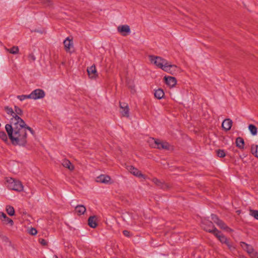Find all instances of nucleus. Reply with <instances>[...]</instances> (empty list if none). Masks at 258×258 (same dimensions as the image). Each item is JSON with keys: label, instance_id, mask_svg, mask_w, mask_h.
I'll use <instances>...</instances> for the list:
<instances>
[{"label": "nucleus", "instance_id": "1", "mask_svg": "<svg viewBox=\"0 0 258 258\" xmlns=\"http://www.w3.org/2000/svg\"><path fill=\"white\" fill-rule=\"evenodd\" d=\"M10 122V124L6 125L5 128L12 144L25 146L27 143L26 130H29L32 134H34V131L27 126L20 117L11 118Z\"/></svg>", "mask_w": 258, "mask_h": 258}, {"label": "nucleus", "instance_id": "2", "mask_svg": "<svg viewBox=\"0 0 258 258\" xmlns=\"http://www.w3.org/2000/svg\"><path fill=\"white\" fill-rule=\"evenodd\" d=\"M6 185L9 189L17 191H21L23 189L21 182L13 178H6Z\"/></svg>", "mask_w": 258, "mask_h": 258}, {"label": "nucleus", "instance_id": "3", "mask_svg": "<svg viewBox=\"0 0 258 258\" xmlns=\"http://www.w3.org/2000/svg\"><path fill=\"white\" fill-rule=\"evenodd\" d=\"M149 58L151 62L155 64L158 68L162 70L165 65L167 64V60L160 57L150 55Z\"/></svg>", "mask_w": 258, "mask_h": 258}, {"label": "nucleus", "instance_id": "4", "mask_svg": "<svg viewBox=\"0 0 258 258\" xmlns=\"http://www.w3.org/2000/svg\"><path fill=\"white\" fill-rule=\"evenodd\" d=\"M202 227L205 230L213 234H214L215 229H216L213 223L206 218L202 219Z\"/></svg>", "mask_w": 258, "mask_h": 258}, {"label": "nucleus", "instance_id": "5", "mask_svg": "<svg viewBox=\"0 0 258 258\" xmlns=\"http://www.w3.org/2000/svg\"><path fill=\"white\" fill-rule=\"evenodd\" d=\"M162 70L173 75L180 72V69L179 67L176 65L169 64L168 61H167V64L162 68Z\"/></svg>", "mask_w": 258, "mask_h": 258}, {"label": "nucleus", "instance_id": "6", "mask_svg": "<svg viewBox=\"0 0 258 258\" xmlns=\"http://www.w3.org/2000/svg\"><path fill=\"white\" fill-rule=\"evenodd\" d=\"M117 31L122 36H125L131 33V29L128 25H120L117 27Z\"/></svg>", "mask_w": 258, "mask_h": 258}, {"label": "nucleus", "instance_id": "7", "mask_svg": "<svg viewBox=\"0 0 258 258\" xmlns=\"http://www.w3.org/2000/svg\"><path fill=\"white\" fill-rule=\"evenodd\" d=\"M119 107L120 108V112L121 115L123 116L128 117H129V108H128V105L125 103H122L121 102H119Z\"/></svg>", "mask_w": 258, "mask_h": 258}, {"label": "nucleus", "instance_id": "8", "mask_svg": "<svg viewBox=\"0 0 258 258\" xmlns=\"http://www.w3.org/2000/svg\"><path fill=\"white\" fill-rule=\"evenodd\" d=\"M149 143L150 146L152 148H158L159 149H162L161 147L162 146V143L163 141H161L158 139H155L154 138H151L149 140Z\"/></svg>", "mask_w": 258, "mask_h": 258}, {"label": "nucleus", "instance_id": "9", "mask_svg": "<svg viewBox=\"0 0 258 258\" xmlns=\"http://www.w3.org/2000/svg\"><path fill=\"white\" fill-rule=\"evenodd\" d=\"M88 75L91 79H96L98 77L96 67L95 64L92 65L87 69Z\"/></svg>", "mask_w": 258, "mask_h": 258}, {"label": "nucleus", "instance_id": "10", "mask_svg": "<svg viewBox=\"0 0 258 258\" xmlns=\"http://www.w3.org/2000/svg\"><path fill=\"white\" fill-rule=\"evenodd\" d=\"M33 99L36 100L43 98L45 96V92L43 90L39 89H35L32 92Z\"/></svg>", "mask_w": 258, "mask_h": 258}, {"label": "nucleus", "instance_id": "11", "mask_svg": "<svg viewBox=\"0 0 258 258\" xmlns=\"http://www.w3.org/2000/svg\"><path fill=\"white\" fill-rule=\"evenodd\" d=\"M110 180L111 178L109 176L103 174L98 176L96 179L97 182L105 184L111 183L112 182H110Z\"/></svg>", "mask_w": 258, "mask_h": 258}, {"label": "nucleus", "instance_id": "12", "mask_svg": "<svg viewBox=\"0 0 258 258\" xmlns=\"http://www.w3.org/2000/svg\"><path fill=\"white\" fill-rule=\"evenodd\" d=\"M127 170L130 171L134 175L139 177H144V175L142 174L141 171L137 168L133 166H127L126 167Z\"/></svg>", "mask_w": 258, "mask_h": 258}, {"label": "nucleus", "instance_id": "13", "mask_svg": "<svg viewBox=\"0 0 258 258\" xmlns=\"http://www.w3.org/2000/svg\"><path fill=\"white\" fill-rule=\"evenodd\" d=\"M215 236L219 240V241L222 243L226 244L227 242L228 241L227 237L222 234L219 231H218L217 229H215L214 234Z\"/></svg>", "mask_w": 258, "mask_h": 258}, {"label": "nucleus", "instance_id": "14", "mask_svg": "<svg viewBox=\"0 0 258 258\" xmlns=\"http://www.w3.org/2000/svg\"><path fill=\"white\" fill-rule=\"evenodd\" d=\"M232 123V121L230 119H225L222 122V126L224 130L228 131L231 129Z\"/></svg>", "mask_w": 258, "mask_h": 258}, {"label": "nucleus", "instance_id": "15", "mask_svg": "<svg viewBox=\"0 0 258 258\" xmlns=\"http://www.w3.org/2000/svg\"><path fill=\"white\" fill-rule=\"evenodd\" d=\"M165 83L170 87H174L176 84V80L174 77H165L164 78Z\"/></svg>", "mask_w": 258, "mask_h": 258}, {"label": "nucleus", "instance_id": "16", "mask_svg": "<svg viewBox=\"0 0 258 258\" xmlns=\"http://www.w3.org/2000/svg\"><path fill=\"white\" fill-rule=\"evenodd\" d=\"M97 219L96 216H90L88 220V225L91 228H96L97 226Z\"/></svg>", "mask_w": 258, "mask_h": 258}, {"label": "nucleus", "instance_id": "17", "mask_svg": "<svg viewBox=\"0 0 258 258\" xmlns=\"http://www.w3.org/2000/svg\"><path fill=\"white\" fill-rule=\"evenodd\" d=\"M153 182L158 186L162 189H166L168 188V186L165 183L161 182L160 180L156 178H154L152 179Z\"/></svg>", "mask_w": 258, "mask_h": 258}, {"label": "nucleus", "instance_id": "18", "mask_svg": "<svg viewBox=\"0 0 258 258\" xmlns=\"http://www.w3.org/2000/svg\"><path fill=\"white\" fill-rule=\"evenodd\" d=\"M86 211V207L83 205H78L75 208V212L79 216L84 214Z\"/></svg>", "mask_w": 258, "mask_h": 258}, {"label": "nucleus", "instance_id": "19", "mask_svg": "<svg viewBox=\"0 0 258 258\" xmlns=\"http://www.w3.org/2000/svg\"><path fill=\"white\" fill-rule=\"evenodd\" d=\"M241 246L247 251L249 254H250L254 251V249L251 245H249L244 242H241Z\"/></svg>", "mask_w": 258, "mask_h": 258}, {"label": "nucleus", "instance_id": "20", "mask_svg": "<svg viewBox=\"0 0 258 258\" xmlns=\"http://www.w3.org/2000/svg\"><path fill=\"white\" fill-rule=\"evenodd\" d=\"M64 48L67 51H69L70 48L73 45L72 40L70 39L69 37H67L63 41Z\"/></svg>", "mask_w": 258, "mask_h": 258}, {"label": "nucleus", "instance_id": "21", "mask_svg": "<svg viewBox=\"0 0 258 258\" xmlns=\"http://www.w3.org/2000/svg\"><path fill=\"white\" fill-rule=\"evenodd\" d=\"M61 164L63 167L68 168L70 170H73L74 169V165L67 159L63 160Z\"/></svg>", "mask_w": 258, "mask_h": 258}, {"label": "nucleus", "instance_id": "22", "mask_svg": "<svg viewBox=\"0 0 258 258\" xmlns=\"http://www.w3.org/2000/svg\"><path fill=\"white\" fill-rule=\"evenodd\" d=\"M236 145L240 149H244V142L243 139L241 137H238L236 139Z\"/></svg>", "mask_w": 258, "mask_h": 258}, {"label": "nucleus", "instance_id": "23", "mask_svg": "<svg viewBox=\"0 0 258 258\" xmlns=\"http://www.w3.org/2000/svg\"><path fill=\"white\" fill-rule=\"evenodd\" d=\"M219 227L223 230H225L227 231H231L232 230L228 227L222 220H220L217 224H216Z\"/></svg>", "mask_w": 258, "mask_h": 258}, {"label": "nucleus", "instance_id": "24", "mask_svg": "<svg viewBox=\"0 0 258 258\" xmlns=\"http://www.w3.org/2000/svg\"><path fill=\"white\" fill-rule=\"evenodd\" d=\"M6 50L13 54H18L19 52V48L18 46H14L11 48H5Z\"/></svg>", "mask_w": 258, "mask_h": 258}, {"label": "nucleus", "instance_id": "25", "mask_svg": "<svg viewBox=\"0 0 258 258\" xmlns=\"http://www.w3.org/2000/svg\"><path fill=\"white\" fill-rule=\"evenodd\" d=\"M164 95V93L163 90H162L161 89H159L156 90L154 93L155 97L158 99H160L162 98L163 97Z\"/></svg>", "mask_w": 258, "mask_h": 258}, {"label": "nucleus", "instance_id": "26", "mask_svg": "<svg viewBox=\"0 0 258 258\" xmlns=\"http://www.w3.org/2000/svg\"><path fill=\"white\" fill-rule=\"evenodd\" d=\"M14 116L13 118H15L16 116L19 117V115H21L23 114L22 110L18 106H15L14 107Z\"/></svg>", "mask_w": 258, "mask_h": 258}, {"label": "nucleus", "instance_id": "27", "mask_svg": "<svg viewBox=\"0 0 258 258\" xmlns=\"http://www.w3.org/2000/svg\"><path fill=\"white\" fill-rule=\"evenodd\" d=\"M251 152L256 157L258 158V145H251Z\"/></svg>", "mask_w": 258, "mask_h": 258}, {"label": "nucleus", "instance_id": "28", "mask_svg": "<svg viewBox=\"0 0 258 258\" xmlns=\"http://www.w3.org/2000/svg\"><path fill=\"white\" fill-rule=\"evenodd\" d=\"M248 129L252 135H256L257 134V128L253 124H249Z\"/></svg>", "mask_w": 258, "mask_h": 258}, {"label": "nucleus", "instance_id": "29", "mask_svg": "<svg viewBox=\"0 0 258 258\" xmlns=\"http://www.w3.org/2000/svg\"><path fill=\"white\" fill-rule=\"evenodd\" d=\"M6 211H7V213L10 216H12L14 215V214H15L14 209V208L13 207H12L11 206H7V207H6Z\"/></svg>", "mask_w": 258, "mask_h": 258}, {"label": "nucleus", "instance_id": "30", "mask_svg": "<svg viewBox=\"0 0 258 258\" xmlns=\"http://www.w3.org/2000/svg\"><path fill=\"white\" fill-rule=\"evenodd\" d=\"M5 110L8 114L11 115L12 117H13L15 113L14 111L12 108L9 107L8 106H6L5 107Z\"/></svg>", "mask_w": 258, "mask_h": 258}, {"label": "nucleus", "instance_id": "31", "mask_svg": "<svg viewBox=\"0 0 258 258\" xmlns=\"http://www.w3.org/2000/svg\"><path fill=\"white\" fill-rule=\"evenodd\" d=\"M249 214L253 217L255 219L258 220V211L254 210H250Z\"/></svg>", "mask_w": 258, "mask_h": 258}, {"label": "nucleus", "instance_id": "32", "mask_svg": "<svg viewBox=\"0 0 258 258\" xmlns=\"http://www.w3.org/2000/svg\"><path fill=\"white\" fill-rule=\"evenodd\" d=\"M2 221L5 224H9L11 226L14 224L13 221L8 217L5 220H2Z\"/></svg>", "mask_w": 258, "mask_h": 258}, {"label": "nucleus", "instance_id": "33", "mask_svg": "<svg viewBox=\"0 0 258 258\" xmlns=\"http://www.w3.org/2000/svg\"><path fill=\"white\" fill-rule=\"evenodd\" d=\"M41 4L45 6H50L52 5V2L51 0H40Z\"/></svg>", "mask_w": 258, "mask_h": 258}, {"label": "nucleus", "instance_id": "34", "mask_svg": "<svg viewBox=\"0 0 258 258\" xmlns=\"http://www.w3.org/2000/svg\"><path fill=\"white\" fill-rule=\"evenodd\" d=\"M0 138L4 141H7V136L4 131L0 132Z\"/></svg>", "mask_w": 258, "mask_h": 258}, {"label": "nucleus", "instance_id": "35", "mask_svg": "<svg viewBox=\"0 0 258 258\" xmlns=\"http://www.w3.org/2000/svg\"><path fill=\"white\" fill-rule=\"evenodd\" d=\"M217 155L218 157L222 158V157H225V153L224 150L219 149L217 151Z\"/></svg>", "mask_w": 258, "mask_h": 258}, {"label": "nucleus", "instance_id": "36", "mask_svg": "<svg viewBox=\"0 0 258 258\" xmlns=\"http://www.w3.org/2000/svg\"><path fill=\"white\" fill-rule=\"evenodd\" d=\"M162 146L161 147L162 149H165V150H169L170 149V145L168 143L166 142H163L162 143Z\"/></svg>", "mask_w": 258, "mask_h": 258}, {"label": "nucleus", "instance_id": "37", "mask_svg": "<svg viewBox=\"0 0 258 258\" xmlns=\"http://www.w3.org/2000/svg\"><path fill=\"white\" fill-rule=\"evenodd\" d=\"M28 58L30 62L34 61L36 59V57L33 53H30L28 55Z\"/></svg>", "mask_w": 258, "mask_h": 258}, {"label": "nucleus", "instance_id": "38", "mask_svg": "<svg viewBox=\"0 0 258 258\" xmlns=\"http://www.w3.org/2000/svg\"><path fill=\"white\" fill-rule=\"evenodd\" d=\"M211 218L214 222H215L216 224H217L220 220L218 217L214 214H212Z\"/></svg>", "mask_w": 258, "mask_h": 258}, {"label": "nucleus", "instance_id": "39", "mask_svg": "<svg viewBox=\"0 0 258 258\" xmlns=\"http://www.w3.org/2000/svg\"><path fill=\"white\" fill-rule=\"evenodd\" d=\"M29 233L31 234L32 235H35L37 234V231L36 230V229L35 228H31L29 231Z\"/></svg>", "mask_w": 258, "mask_h": 258}, {"label": "nucleus", "instance_id": "40", "mask_svg": "<svg viewBox=\"0 0 258 258\" xmlns=\"http://www.w3.org/2000/svg\"><path fill=\"white\" fill-rule=\"evenodd\" d=\"M249 255L251 258H258V252L254 250Z\"/></svg>", "mask_w": 258, "mask_h": 258}, {"label": "nucleus", "instance_id": "41", "mask_svg": "<svg viewBox=\"0 0 258 258\" xmlns=\"http://www.w3.org/2000/svg\"><path fill=\"white\" fill-rule=\"evenodd\" d=\"M249 255L251 258H258V252L254 250Z\"/></svg>", "mask_w": 258, "mask_h": 258}, {"label": "nucleus", "instance_id": "42", "mask_svg": "<svg viewBox=\"0 0 258 258\" xmlns=\"http://www.w3.org/2000/svg\"><path fill=\"white\" fill-rule=\"evenodd\" d=\"M249 255L251 258H258V252L254 250Z\"/></svg>", "mask_w": 258, "mask_h": 258}, {"label": "nucleus", "instance_id": "43", "mask_svg": "<svg viewBox=\"0 0 258 258\" xmlns=\"http://www.w3.org/2000/svg\"><path fill=\"white\" fill-rule=\"evenodd\" d=\"M0 237L2 238V239L3 241H5V242H8V241H9V239H8V238L7 236H6L4 235H3L2 233H1V232H0Z\"/></svg>", "mask_w": 258, "mask_h": 258}, {"label": "nucleus", "instance_id": "44", "mask_svg": "<svg viewBox=\"0 0 258 258\" xmlns=\"http://www.w3.org/2000/svg\"><path fill=\"white\" fill-rule=\"evenodd\" d=\"M39 241L42 245L45 246L47 245V242L44 239H39Z\"/></svg>", "mask_w": 258, "mask_h": 258}, {"label": "nucleus", "instance_id": "45", "mask_svg": "<svg viewBox=\"0 0 258 258\" xmlns=\"http://www.w3.org/2000/svg\"><path fill=\"white\" fill-rule=\"evenodd\" d=\"M17 98L19 99L20 101H23L26 99V95H18L17 96Z\"/></svg>", "mask_w": 258, "mask_h": 258}, {"label": "nucleus", "instance_id": "46", "mask_svg": "<svg viewBox=\"0 0 258 258\" xmlns=\"http://www.w3.org/2000/svg\"><path fill=\"white\" fill-rule=\"evenodd\" d=\"M7 217V215L4 213H0V219L2 220H5Z\"/></svg>", "mask_w": 258, "mask_h": 258}, {"label": "nucleus", "instance_id": "47", "mask_svg": "<svg viewBox=\"0 0 258 258\" xmlns=\"http://www.w3.org/2000/svg\"><path fill=\"white\" fill-rule=\"evenodd\" d=\"M227 245V246L228 247V248L232 250V249L234 248V247L232 245V244L229 242V240L227 242V243L225 244Z\"/></svg>", "mask_w": 258, "mask_h": 258}, {"label": "nucleus", "instance_id": "48", "mask_svg": "<svg viewBox=\"0 0 258 258\" xmlns=\"http://www.w3.org/2000/svg\"><path fill=\"white\" fill-rule=\"evenodd\" d=\"M123 233L124 235L126 237L130 236V232L127 230H124L123 231Z\"/></svg>", "mask_w": 258, "mask_h": 258}, {"label": "nucleus", "instance_id": "49", "mask_svg": "<svg viewBox=\"0 0 258 258\" xmlns=\"http://www.w3.org/2000/svg\"><path fill=\"white\" fill-rule=\"evenodd\" d=\"M26 98L33 99V97L32 92L29 95H26Z\"/></svg>", "mask_w": 258, "mask_h": 258}, {"label": "nucleus", "instance_id": "50", "mask_svg": "<svg viewBox=\"0 0 258 258\" xmlns=\"http://www.w3.org/2000/svg\"><path fill=\"white\" fill-rule=\"evenodd\" d=\"M129 87L131 89L132 91H135V86H130Z\"/></svg>", "mask_w": 258, "mask_h": 258}, {"label": "nucleus", "instance_id": "51", "mask_svg": "<svg viewBox=\"0 0 258 258\" xmlns=\"http://www.w3.org/2000/svg\"><path fill=\"white\" fill-rule=\"evenodd\" d=\"M54 258H58L57 256V255H55L54 256Z\"/></svg>", "mask_w": 258, "mask_h": 258}, {"label": "nucleus", "instance_id": "52", "mask_svg": "<svg viewBox=\"0 0 258 258\" xmlns=\"http://www.w3.org/2000/svg\"><path fill=\"white\" fill-rule=\"evenodd\" d=\"M1 126V123H0V126Z\"/></svg>", "mask_w": 258, "mask_h": 258}]
</instances>
